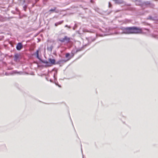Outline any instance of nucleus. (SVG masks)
<instances>
[{"mask_svg": "<svg viewBox=\"0 0 158 158\" xmlns=\"http://www.w3.org/2000/svg\"><path fill=\"white\" fill-rule=\"evenodd\" d=\"M123 31L125 33L127 34H137L142 33V28L135 27L125 28Z\"/></svg>", "mask_w": 158, "mask_h": 158, "instance_id": "nucleus-1", "label": "nucleus"}, {"mask_svg": "<svg viewBox=\"0 0 158 158\" xmlns=\"http://www.w3.org/2000/svg\"><path fill=\"white\" fill-rule=\"evenodd\" d=\"M74 55V53L72 52H71V55H70L69 53H67L65 55V57L67 59V61H69L73 57Z\"/></svg>", "mask_w": 158, "mask_h": 158, "instance_id": "nucleus-2", "label": "nucleus"}, {"mask_svg": "<svg viewBox=\"0 0 158 158\" xmlns=\"http://www.w3.org/2000/svg\"><path fill=\"white\" fill-rule=\"evenodd\" d=\"M59 40L62 42H64L66 41L67 43H69L70 42V38L67 36H65L64 38L60 39Z\"/></svg>", "mask_w": 158, "mask_h": 158, "instance_id": "nucleus-3", "label": "nucleus"}, {"mask_svg": "<svg viewBox=\"0 0 158 158\" xmlns=\"http://www.w3.org/2000/svg\"><path fill=\"white\" fill-rule=\"evenodd\" d=\"M23 48V45L21 43H18L16 46V48L17 50H20Z\"/></svg>", "mask_w": 158, "mask_h": 158, "instance_id": "nucleus-4", "label": "nucleus"}, {"mask_svg": "<svg viewBox=\"0 0 158 158\" xmlns=\"http://www.w3.org/2000/svg\"><path fill=\"white\" fill-rule=\"evenodd\" d=\"M49 61L51 64V65L55 64V60L54 59L50 58L48 60Z\"/></svg>", "mask_w": 158, "mask_h": 158, "instance_id": "nucleus-5", "label": "nucleus"}, {"mask_svg": "<svg viewBox=\"0 0 158 158\" xmlns=\"http://www.w3.org/2000/svg\"><path fill=\"white\" fill-rule=\"evenodd\" d=\"M115 2L118 4H121L123 3V1L122 0H113Z\"/></svg>", "mask_w": 158, "mask_h": 158, "instance_id": "nucleus-6", "label": "nucleus"}, {"mask_svg": "<svg viewBox=\"0 0 158 158\" xmlns=\"http://www.w3.org/2000/svg\"><path fill=\"white\" fill-rule=\"evenodd\" d=\"M40 51V49H39L37 50L36 51L35 53L34 54V55H35V54L36 55V57L38 59H40V57L39 56V52Z\"/></svg>", "mask_w": 158, "mask_h": 158, "instance_id": "nucleus-7", "label": "nucleus"}, {"mask_svg": "<svg viewBox=\"0 0 158 158\" xmlns=\"http://www.w3.org/2000/svg\"><path fill=\"white\" fill-rule=\"evenodd\" d=\"M64 22L63 20L56 23L55 24V26L56 27L57 26L59 25H60L62 24Z\"/></svg>", "mask_w": 158, "mask_h": 158, "instance_id": "nucleus-8", "label": "nucleus"}, {"mask_svg": "<svg viewBox=\"0 0 158 158\" xmlns=\"http://www.w3.org/2000/svg\"><path fill=\"white\" fill-rule=\"evenodd\" d=\"M56 7H54V9H51L50 10H49V12H51V11L52 12H56V13H58V11L56 10Z\"/></svg>", "mask_w": 158, "mask_h": 158, "instance_id": "nucleus-9", "label": "nucleus"}, {"mask_svg": "<svg viewBox=\"0 0 158 158\" xmlns=\"http://www.w3.org/2000/svg\"><path fill=\"white\" fill-rule=\"evenodd\" d=\"M44 63L45 64H46L48 66H51V64H50L47 61H45L44 62Z\"/></svg>", "mask_w": 158, "mask_h": 158, "instance_id": "nucleus-10", "label": "nucleus"}, {"mask_svg": "<svg viewBox=\"0 0 158 158\" xmlns=\"http://www.w3.org/2000/svg\"><path fill=\"white\" fill-rule=\"evenodd\" d=\"M111 6V5L110 2H109V7H110Z\"/></svg>", "mask_w": 158, "mask_h": 158, "instance_id": "nucleus-11", "label": "nucleus"}, {"mask_svg": "<svg viewBox=\"0 0 158 158\" xmlns=\"http://www.w3.org/2000/svg\"><path fill=\"white\" fill-rule=\"evenodd\" d=\"M52 47H51V50H52Z\"/></svg>", "mask_w": 158, "mask_h": 158, "instance_id": "nucleus-12", "label": "nucleus"}]
</instances>
